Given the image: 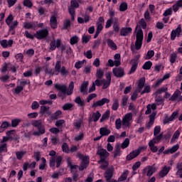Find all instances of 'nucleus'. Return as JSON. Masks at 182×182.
I'll use <instances>...</instances> for the list:
<instances>
[{
	"instance_id": "obj_13",
	"label": "nucleus",
	"mask_w": 182,
	"mask_h": 182,
	"mask_svg": "<svg viewBox=\"0 0 182 182\" xmlns=\"http://www.w3.org/2000/svg\"><path fill=\"white\" fill-rule=\"evenodd\" d=\"M177 116H178V111L173 112L170 117L164 120V124H168L171 122L176 120Z\"/></svg>"
},
{
	"instance_id": "obj_56",
	"label": "nucleus",
	"mask_w": 182,
	"mask_h": 182,
	"mask_svg": "<svg viewBox=\"0 0 182 182\" xmlns=\"http://www.w3.org/2000/svg\"><path fill=\"white\" fill-rule=\"evenodd\" d=\"M62 150L63 153H66L68 154V153H70V149H69V145L66 143H63L62 145Z\"/></svg>"
},
{
	"instance_id": "obj_25",
	"label": "nucleus",
	"mask_w": 182,
	"mask_h": 182,
	"mask_svg": "<svg viewBox=\"0 0 182 182\" xmlns=\"http://www.w3.org/2000/svg\"><path fill=\"white\" fill-rule=\"evenodd\" d=\"M139 154H140V151L136 149L127 156V160H133V159H136Z\"/></svg>"
},
{
	"instance_id": "obj_35",
	"label": "nucleus",
	"mask_w": 182,
	"mask_h": 182,
	"mask_svg": "<svg viewBox=\"0 0 182 182\" xmlns=\"http://www.w3.org/2000/svg\"><path fill=\"white\" fill-rule=\"evenodd\" d=\"M144 83H146V78L141 77L138 82V87L139 89L138 90V93H140V92H141V89L144 87Z\"/></svg>"
},
{
	"instance_id": "obj_46",
	"label": "nucleus",
	"mask_w": 182,
	"mask_h": 182,
	"mask_svg": "<svg viewBox=\"0 0 182 182\" xmlns=\"http://www.w3.org/2000/svg\"><path fill=\"white\" fill-rule=\"evenodd\" d=\"M74 87H75V83L73 82V81H71L70 82V85H69V87H68V90L67 92L68 96H70V95H72V93H73Z\"/></svg>"
},
{
	"instance_id": "obj_28",
	"label": "nucleus",
	"mask_w": 182,
	"mask_h": 182,
	"mask_svg": "<svg viewBox=\"0 0 182 182\" xmlns=\"http://www.w3.org/2000/svg\"><path fill=\"white\" fill-rule=\"evenodd\" d=\"M156 143H157V141H154V140H151L149 142V146L150 148V150L153 152V153H156L157 152V151L159 150V148H157L156 146H155Z\"/></svg>"
},
{
	"instance_id": "obj_54",
	"label": "nucleus",
	"mask_w": 182,
	"mask_h": 182,
	"mask_svg": "<svg viewBox=\"0 0 182 182\" xmlns=\"http://www.w3.org/2000/svg\"><path fill=\"white\" fill-rule=\"evenodd\" d=\"M153 56H154V50H148L144 58L146 60H149V59H151Z\"/></svg>"
},
{
	"instance_id": "obj_2",
	"label": "nucleus",
	"mask_w": 182,
	"mask_h": 182,
	"mask_svg": "<svg viewBox=\"0 0 182 182\" xmlns=\"http://www.w3.org/2000/svg\"><path fill=\"white\" fill-rule=\"evenodd\" d=\"M122 129H130L132 120H133V114L132 112L126 114L122 118Z\"/></svg>"
},
{
	"instance_id": "obj_11",
	"label": "nucleus",
	"mask_w": 182,
	"mask_h": 182,
	"mask_svg": "<svg viewBox=\"0 0 182 182\" xmlns=\"http://www.w3.org/2000/svg\"><path fill=\"white\" fill-rule=\"evenodd\" d=\"M132 32H133L132 27H123L121 28L119 33L121 36H129V35H132Z\"/></svg>"
},
{
	"instance_id": "obj_26",
	"label": "nucleus",
	"mask_w": 182,
	"mask_h": 182,
	"mask_svg": "<svg viewBox=\"0 0 182 182\" xmlns=\"http://www.w3.org/2000/svg\"><path fill=\"white\" fill-rule=\"evenodd\" d=\"M31 124L33 127H36L37 129H45V127L42 124V120L41 119L32 121Z\"/></svg>"
},
{
	"instance_id": "obj_24",
	"label": "nucleus",
	"mask_w": 182,
	"mask_h": 182,
	"mask_svg": "<svg viewBox=\"0 0 182 182\" xmlns=\"http://www.w3.org/2000/svg\"><path fill=\"white\" fill-rule=\"evenodd\" d=\"M113 173H114V168L112 167L107 169L104 175L107 180H109L113 177Z\"/></svg>"
},
{
	"instance_id": "obj_4",
	"label": "nucleus",
	"mask_w": 182,
	"mask_h": 182,
	"mask_svg": "<svg viewBox=\"0 0 182 182\" xmlns=\"http://www.w3.org/2000/svg\"><path fill=\"white\" fill-rule=\"evenodd\" d=\"M79 159L81 160V164L79 167V170L80 171H83L85 168H86L89 164V157L88 156H83L81 154H77Z\"/></svg>"
},
{
	"instance_id": "obj_50",
	"label": "nucleus",
	"mask_w": 182,
	"mask_h": 182,
	"mask_svg": "<svg viewBox=\"0 0 182 182\" xmlns=\"http://www.w3.org/2000/svg\"><path fill=\"white\" fill-rule=\"evenodd\" d=\"M156 113L155 112H153L152 114L149 116V126H153L154 120L156 119Z\"/></svg>"
},
{
	"instance_id": "obj_23",
	"label": "nucleus",
	"mask_w": 182,
	"mask_h": 182,
	"mask_svg": "<svg viewBox=\"0 0 182 182\" xmlns=\"http://www.w3.org/2000/svg\"><path fill=\"white\" fill-rule=\"evenodd\" d=\"M40 113L41 114H45V116H50L52 114V112L49 110V107L41 106Z\"/></svg>"
},
{
	"instance_id": "obj_6",
	"label": "nucleus",
	"mask_w": 182,
	"mask_h": 182,
	"mask_svg": "<svg viewBox=\"0 0 182 182\" xmlns=\"http://www.w3.org/2000/svg\"><path fill=\"white\" fill-rule=\"evenodd\" d=\"M106 79L102 80V89H107L110 86V83H112V75L110 73H106Z\"/></svg>"
},
{
	"instance_id": "obj_5",
	"label": "nucleus",
	"mask_w": 182,
	"mask_h": 182,
	"mask_svg": "<svg viewBox=\"0 0 182 182\" xmlns=\"http://www.w3.org/2000/svg\"><path fill=\"white\" fill-rule=\"evenodd\" d=\"M48 35H49V31L46 28L38 30L34 33L35 38L38 40L45 39Z\"/></svg>"
},
{
	"instance_id": "obj_42",
	"label": "nucleus",
	"mask_w": 182,
	"mask_h": 182,
	"mask_svg": "<svg viewBox=\"0 0 182 182\" xmlns=\"http://www.w3.org/2000/svg\"><path fill=\"white\" fill-rule=\"evenodd\" d=\"M115 127H116L117 130H120V129H122V127H123V121L120 118L116 119Z\"/></svg>"
},
{
	"instance_id": "obj_51",
	"label": "nucleus",
	"mask_w": 182,
	"mask_h": 182,
	"mask_svg": "<svg viewBox=\"0 0 182 182\" xmlns=\"http://www.w3.org/2000/svg\"><path fill=\"white\" fill-rule=\"evenodd\" d=\"M38 131H34L33 132V136H41L45 134V128L38 129Z\"/></svg>"
},
{
	"instance_id": "obj_44",
	"label": "nucleus",
	"mask_w": 182,
	"mask_h": 182,
	"mask_svg": "<svg viewBox=\"0 0 182 182\" xmlns=\"http://www.w3.org/2000/svg\"><path fill=\"white\" fill-rule=\"evenodd\" d=\"M60 116H62V111L61 110H57L55 112H54L51 115V119L53 120H56L57 119H59V117H60Z\"/></svg>"
},
{
	"instance_id": "obj_52",
	"label": "nucleus",
	"mask_w": 182,
	"mask_h": 182,
	"mask_svg": "<svg viewBox=\"0 0 182 182\" xmlns=\"http://www.w3.org/2000/svg\"><path fill=\"white\" fill-rule=\"evenodd\" d=\"M67 164L71 170H76L77 168V166L72 164V159L70 158H67Z\"/></svg>"
},
{
	"instance_id": "obj_27",
	"label": "nucleus",
	"mask_w": 182,
	"mask_h": 182,
	"mask_svg": "<svg viewBox=\"0 0 182 182\" xmlns=\"http://www.w3.org/2000/svg\"><path fill=\"white\" fill-rule=\"evenodd\" d=\"M146 111L145 112V114H150V113H152L157 109V105L156 104H152V105H148L146 106Z\"/></svg>"
},
{
	"instance_id": "obj_62",
	"label": "nucleus",
	"mask_w": 182,
	"mask_h": 182,
	"mask_svg": "<svg viewBox=\"0 0 182 182\" xmlns=\"http://www.w3.org/2000/svg\"><path fill=\"white\" fill-rule=\"evenodd\" d=\"M127 3L123 2L119 6V11L121 12H124V11H127Z\"/></svg>"
},
{
	"instance_id": "obj_20",
	"label": "nucleus",
	"mask_w": 182,
	"mask_h": 182,
	"mask_svg": "<svg viewBox=\"0 0 182 182\" xmlns=\"http://www.w3.org/2000/svg\"><path fill=\"white\" fill-rule=\"evenodd\" d=\"M55 87L62 92L63 97H66V92L68 90L66 85H60L57 84L55 85Z\"/></svg>"
},
{
	"instance_id": "obj_38",
	"label": "nucleus",
	"mask_w": 182,
	"mask_h": 182,
	"mask_svg": "<svg viewBox=\"0 0 182 182\" xmlns=\"http://www.w3.org/2000/svg\"><path fill=\"white\" fill-rule=\"evenodd\" d=\"M102 117V114L99 111H97L96 112H94L92 116V119L93 122H96L99 121V119Z\"/></svg>"
},
{
	"instance_id": "obj_1",
	"label": "nucleus",
	"mask_w": 182,
	"mask_h": 182,
	"mask_svg": "<svg viewBox=\"0 0 182 182\" xmlns=\"http://www.w3.org/2000/svg\"><path fill=\"white\" fill-rule=\"evenodd\" d=\"M143 30L138 28L136 30V41H135V49L136 50H140L143 45Z\"/></svg>"
},
{
	"instance_id": "obj_15",
	"label": "nucleus",
	"mask_w": 182,
	"mask_h": 182,
	"mask_svg": "<svg viewBox=\"0 0 182 182\" xmlns=\"http://www.w3.org/2000/svg\"><path fill=\"white\" fill-rule=\"evenodd\" d=\"M110 100L105 97L102 98L101 100L97 101L93 103L92 107H99L100 106H103V105H106V103H109Z\"/></svg>"
},
{
	"instance_id": "obj_34",
	"label": "nucleus",
	"mask_w": 182,
	"mask_h": 182,
	"mask_svg": "<svg viewBox=\"0 0 182 182\" xmlns=\"http://www.w3.org/2000/svg\"><path fill=\"white\" fill-rule=\"evenodd\" d=\"M181 91H180L179 90H176L173 95L171 97L170 100H171V102H176L178 96H181Z\"/></svg>"
},
{
	"instance_id": "obj_22",
	"label": "nucleus",
	"mask_w": 182,
	"mask_h": 182,
	"mask_svg": "<svg viewBox=\"0 0 182 182\" xmlns=\"http://www.w3.org/2000/svg\"><path fill=\"white\" fill-rule=\"evenodd\" d=\"M50 25L53 29H56V28H58V20L55 15L51 16L50 18Z\"/></svg>"
},
{
	"instance_id": "obj_8",
	"label": "nucleus",
	"mask_w": 182,
	"mask_h": 182,
	"mask_svg": "<svg viewBox=\"0 0 182 182\" xmlns=\"http://www.w3.org/2000/svg\"><path fill=\"white\" fill-rule=\"evenodd\" d=\"M156 168L151 166H147L143 170L144 174H146L147 177H151L153 173H156Z\"/></svg>"
},
{
	"instance_id": "obj_12",
	"label": "nucleus",
	"mask_w": 182,
	"mask_h": 182,
	"mask_svg": "<svg viewBox=\"0 0 182 182\" xmlns=\"http://www.w3.org/2000/svg\"><path fill=\"white\" fill-rule=\"evenodd\" d=\"M97 154L100 157V160H107V157L110 156V154L107 152V150L105 149H100L98 150Z\"/></svg>"
},
{
	"instance_id": "obj_30",
	"label": "nucleus",
	"mask_w": 182,
	"mask_h": 182,
	"mask_svg": "<svg viewBox=\"0 0 182 182\" xmlns=\"http://www.w3.org/2000/svg\"><path fill=\"white\" fill-rule=\"evenodd\" d=\"M107 43L109 46V48H110V49H112V50H117V46L116 45L114 41H113V40L107 39Z\"/></svg>"
},
{
	"instance_id": "obj_57",
	"label": "nucleus",
	"mask_w": 182,
	"mask_h": 182,
	"mask_svg": "<svg viewBox=\"0 0 182 182\" xmlns=\"http://www.w3.org/2000/svg\"><path fill=\"white\" fill-rule=\"evenodd\" d=\"M128 102H129V96L124 95L122 100V106H123V107H125V106H127Z\"/></svg>"
},
{
	"instance_id": "obj_17",
	"label": "nucleus",
	"mask_w": 182,
	"mask_h": 182,
	"mask_svg": "<svg viewBox=\"0 0 182 182\" xmlns=\"http://www.w3.org/2000/svg\"><path fill=\"white\" fill-rule=\"evenodd\" d=\"M87 86H89V81L82 82L80 87V92L83 95H87L89 93L87 90Z\"/></svg>"
},
{
	"instance_id": "obj_40",
	"label": "nucleus",
	"mask_w": 182,
	"mask_h": 182,
	"mask_svg": "<svg viewBox=\"0 0 182 182\" xmlns=\"http://www.w3.org/2000/svg\"><path fill=\"white\" fill-rule=\"evenodd\" d=\"M99 163H101L100 167L102 170H106V168L109 167V161H107V159L100 160Z\"/></svg>"
},
{
	"instance_id": "obj_58",
	"label": "nucleus",
	"mask_w": 182,
	"mask_h": 182,
	"mask_svg": "<svg viewBox=\"0 0 182 182\" xmlns=\"http://www.w3.org/2000/svg\"><path fill=\"white\" fill-rule=\"evenodd\" d=\"M85 63H86L85 60L78 61L75 63V68H76V69H80V68H82L83 65H85Z\"/></svg>"
},
{
	"instance_id": "obj_9",
	"label": "nucleus",
	"mask_w": 182,
	"mask_h": 182,
	"mask_svg": "<svg viewBox=\"0 0 182 182\" xmlns=\"http://www.w3.org/2000/svg\"><path fill=\"white\" fill-rule=\"evenodd\" d=\"M112 72L116 77H123L124 76V69L122 67L113 68Z\"/></svg>"
},
{
	"instance_id": "obj_39",
	"label": "nucleus",
	"mask_w": 182,
	"mask_h": 182,
	"mask_svg": "<svg viewBox=\"0 0 182 182\" xmlns=\"http://www.w3.org/2000/svg\"><path fill=\"white\" fill-rule=\"evenodd\" d=\"M167 90H168V87H167V86H164L158 90H156V92H155V95L159 96V95H161V93H166Z\"/></svg>"
},
{
	"instance_id": "obj_18",
	"label": "nucleus",
	"mask_w": 182,
	"mask_h": 182,
	"mask_svg": "<svg viewBox=\"0 0 182 182\" xmlns=\"http://www.w3.org/2000/svg\"><path fill=\"white\" fill-rule=\"evenodd\" d=\"M178 149H180V145L176 144V145H173L171 149L165 150L164 151V154H173L176 153Z\"/></svg>"
},
{
	"instance_id": "obj_49",
	"label": "nucleus",
	"mask_w": 182,
	"mask_h": 182,
	"mask_svg": "<svg viewBox=\"0 0 182 182\" xmlns=\"http://www.w3.org/2000/svg\"><path fill=\"white\" fill-rule=\"evenodd\" d=\"M102 85V80L97 79L92 85V92H95L96 90V86H100Z\"/></svg>"
},
{
	"instance_id": "obj_48",
	"label": "nucleus",
	"mask_w": 182,
	"mask_h": 182,
	"mask_svg": "<svg viewBox=\"0 0 182 182\" xmlns=\"http://www.w3.org/2000/svg\"><path fill=\"white\" fill-rule=\"evenodd\" d=\"M127 176H129V171H124L121 176L119 178L118 181H124L127 179Z\"/></svg>"
},
{
	"instance_id": "obj_33",
	"label": "nucleus",
	"mask_w": 182,
	"mask_h": 182,
	"mask_svg": "<svg viewBox=\"0 0 182 182\" xmlns=\"http://www.w3.org/2000/svg\"><path fill=\"white\" fill-rule=\"evenodd\" d=\"M176 176H178L180 178H182V162H178L176 164Z\"/></svg>"
},
{
	"instance_id": "obj_37",
	"label": "nucleus",
	"mask_w": 182,
	"mask_h": 182,
	"mask_svg": "<svg viewBox=\"0 0 182 182\" xmlns=\"http://www.w3.org/2000/svg\"><path fill=\"white\" fill-rule=\"evenodd\" d=\"M181 133V132L180 131V129H177L174 132V134H173V135L171 138V142L174 143V141H176V140H178V138L180 137V134Z\"/></svg>"
},
{
	"instance_id": "obj_61",
	"label": "nucleus",
	"mask_w": 182,
	"mask_h": 182,
	"mask_svg": "<svg viewBox=\"0 0 182 182\" xmlns=\"http://www.w3.org/2000/svg\"><path fill=\"white\" fill-rule=\"evenodd\" d=\"M114 21V18H109L106 21V25H105L106 29H109V28H110L112 26V24L113 25Z\"/></svg>"
},
{
	"instance_id": "obj_64",
	"label": "nucleus",
	"mask_w": 182,
	"mask_h": 182,
	"mask_svg": "<svg viewBox=\"0 0 182 182\" xmlns=\"http://www.w3.org/2000/svg\"><path fill=\"white\" fill-rule=\"evenodd\" d=\"M78 41H79V38H77V36H73V37L70 38V43L71 45H75V43H77Z\"/></svg>"
},
{
	"instance_id": "obj_32",
	"label": "nucleus",
	"mask_w": 182,
	"mask_h": 182,
	"mask_svg": "<svg viewBox=\"0 0 182 182\" xmlns=\"http://www.w3.org/2000/svg\"><path fill=\"white\" fill-rule=\"evenodd\" d=\"M82 124H83V120H82V119L75 120L73 122L74 129L79 130L80 127H82Z\"/></svg>"
},
{
	"instance_id": "obj_7",
	"label": "nucleus",
	"mask_w": 182,
	"mask_h": 182,
	"mask_svg": "<svg viewBox=\"0 0 182 182\" xmlns=\"http://www.w3.org/2000/svg\"><path fill=\"white\" fill-rule=\"evenodd\" d=\"M62 43V41L60 39L55 40V38H53V40L50 42V48L49 51L52 52L56 49V48H59L60 46V44Z\"/></svg>"
},
{
	"instance_id": "obj_10",
	"label": "nucleus",
	"mask_w": 182,
	"mask_h": 182,
	"mask_svg": "<svg viewBox=\"0 0 182 182\" xmlns=\"http://www.w3.org/2000/svg\"><path fill=\"white\" fill-rule=\"evenodd\" d=\"M181 34V25H179L177 28L173 30L171 34V41H174L176 37L180 38V35Z\"/></svg>"
},
{
	"instance_id": "obj_55",
	"label": "nucleus",
	"mask_w": 182,
	"mask_h": 182,
	"mask_svg": "<svg viewBox=\"0 0 182 182\" xmlns=\"http://www.w3.org/2000/svg\"><path fill=\"white\" fill-rule=\"evenodd\" d=\"M130 144V139L129 138L125 139V140L122 143L121 146L122 149H127Z\"/></svg>"
},
{
	"instance_id": "obj_60",
	"label": "nucleus",
	"mask_w": 182,
	"mask_h": 182,
	"mask_svg": "<svg viewBox=\"0 0 182 182\" xmlns=\"http://www.w3.org/2000/svg\"><path fill=\"white\" fill-rule=\"evenodd\" d=\"M60 73L62 76H68L69 75V70H66V68L65 66L61 67V70L60 71Z\"/></svg>"
},
{
	"instance_id": "obj_53",
	"label": "nucleus",
	"mask_w": 182,
	"mask_h": 182,
	"mask_svg": "<svg viewBox=\"0 0 182 182\" xmlns=\"http://www.w3.org/2000/svg\"><path fill=\"white\" fill-rule=\"evenodd\" d=\"M56 127H59V129H62L65 126V120L59 119L55 122Z\"/></svg>"
},
{
	"instance_id": "obj_19",
	"label": "nucleus",
	"mask_w": 182,
	"mask_h": 182,
	"mask_svg": "<svg viewBox=\"0 0 182 182\" xmlns=\"http://www.w3.org/2000/svg\"><path fill=\"white\" fill-rule=\"evenodd\" d=\"M131 64L132 65L131 67V69L129 72V75L133 74L134 73L136 72V70H137V66H139V61H137V60H132L131 61Z\"/></svg>"
},
{
	"instance_id": "obj_47",
	"label": "nucleus",
	"mask_w": 182,
	"mask_h": 182,
	"mask_svg": "<svg viewBox=\"0 0 182 182\" xmlns=\"http://www.w3.org/2000/svg\"><path fill=\"white\" fill-rule=\"evenodd\" d=\"M110 117V111H106L102 116V118L100 119V122L103 123L105 120H107Z\"/></svg>"
},
{
	"instance_id": "obj_31",
	"label": "nucleus",
	"mask_w": 182,
	"mask_h": 182,
	"mask_svg": "<svg viewBox=\"0 0 182 182\" xmlns=\"http://www.w3.org/2000/svg\"><path fill=\"white\" fill-rule=\"evenodd\" d=\"M122 155V149L120 145L115 146V150L114 151V159H116Z\"/></svg>"
},
{
	"instance_id": "obj_59",
	"label": "nucleus",
	"mask_w": 182,
	"mask_h": 182,
	"mask_svg": "<svg viewBox=\"0 0 182 182\" xmlns=\"http://www.w3.org/2000/svg\"><path fill=\"white\" fill-rule=\"evenodd\" d=\"M176 60H177V53H172L170 55V62L171 63H176Z\"/></svg>"
},
{
	"instance_id": "obj_29",
	"label": "nucleus",
	"mask_w": 182,
	"mask_h": 182,
	"mask_svg": "<svg viewBox=\"0 0 182 182\" xmlns=\"http://www.w3.org/2000/svg\"><path fill=\"white\" fill-rule=\"evenodd\" d=\"M110 133V129H107V127H101L100 129V134H101V137H103V136H109Z\"/></svg>"
},
{
	"instance_id": "obj_16",
	"label": "nucleus",
	"mask_w": 182,
	"mask_h": 182,
	"mask_svg": "<svg viewBox=\"0 0 182 182\" xmlns=\"http://www.w3.org/2000/svg\"><path fill=\"white\" fill-rule=\"evenodd\" d=\"M113 31L115 33H119L120 32V23L119 22L118 18H114L112 24Z\"/></svg>"
},
{
	"instance_id": "obj_3",
	"label": "nucleus",
	"mask_w": 182,
	"mask_h": 182,
	"mask_svg": "<svg viewBox=\"0 0 182 182\" xmlns=\"http://www.w3.org/2000/svg\"><path fill=\"white\" fill-rule=\"evenodd\" d=\"M104 25H105V18H103L102 16L99 17L97 21V29H96V33L94 36V39H96V38L99 36L100 32L103 31Z\"/></svg>"
},
{
	"instance_id": "obj_14",
	"label": "nucleus",
	"mask_w": 182,
	"mask_h": 182,
	"mask_svg": "<svg viewBox=\"0 0 182 182\" xmlns=\"http://www.w3.org/2000/svg\"><path fill=\"white\" fill-rule=\"evenodd\" d=\"M170 170H171V166H164L159 173V177H161V178H164V177H166V176L168 174Z\"/></svg>"
},
{
	"instance_id": "obj_21",
	"label": "nucleus",
	"mask_w": 182,
	"mask_h": 182,
	"mask_svg": "<svg viewBox=\"0 0 182 182\" xmlns=\"http://www.w3.org/2000/svg\"><path fill=\"white\" fill-rule=\"evenodd\" d=\"M36 23H38V22H25L23 26L24 29H36Z\"/></svg>"
},
{
	"instance_id": "obj_63",
	"label": "nucleus",
	"mask_w": 182,
	"mask_h": 182,
	"mask_svg": "<svg viewBox=\"0 0 182 182\" xmlns=\"http://www.w3.org/2000/svg\"><path fill=\"white\" fill-rule=\"evenodd\" d=\"M112 110H117V109H119V100H114V102L112 104Z\"/></svg>"
},
{
	"instance_id": "obj_43",
	"label": "nucleus",
	"mask_w": 182,
	"mask_h": 182,
	"mask_svg": "<svg viewBox=\"0 0 182 182\" xmlns=\"http://www.w3.org/2000/svg\"><path fill=\"white\" fill-rule=\"evenodd\" d=\"M26 154V151H18L16 152L17 160H22L23 156Z\"/></svg>"
},
{
	"instance_id": "obj_41",
	"label": "nucleus",
	"mask_w": 182,
	"mask_h": 182,
	"mask_svg": "<svg viewBox=\"0 0 182 182\" xmlns=\"http://www.w3.org/2000/svg\"><path fill=\"white\" fill-rule=\"evenodd\" d=\"M151 66H153V63L151 61H146L142 66V69L144 70H150L151 69Z\"/></svg>"
},
{
	"instance_id": "obj_45",
	"label": "nucleus",
	"mask_w": 182,
	"mask_h": 182,
	"mask_svg": "<svg viewBox=\"0 0 182 182\" xmlns=\"http://www.w3.org/2000/svg\"><path fill=\"white\" fill-rule=\"evenodd\" d=\"M115 66H120L122 63L120 62V54L117 53L114 55Z\"/></svg>"
},
{
	"instance_id": "obj_36",
	"label": "nucleus",
	"mask_w": 182,
	"mask_h": 182,
	"mask_svg": "<svg viewBox=\"0 0 182 182\" xmlns=\"http://www.w3.org/2000/svg\"><path fill=\"white\" fill-rule=\"evenodd\" d=\"M61 70H62V65L60 64V61L58 60L55 63V75H59V73H60Z\"/></svg>"
}]
</instances>
